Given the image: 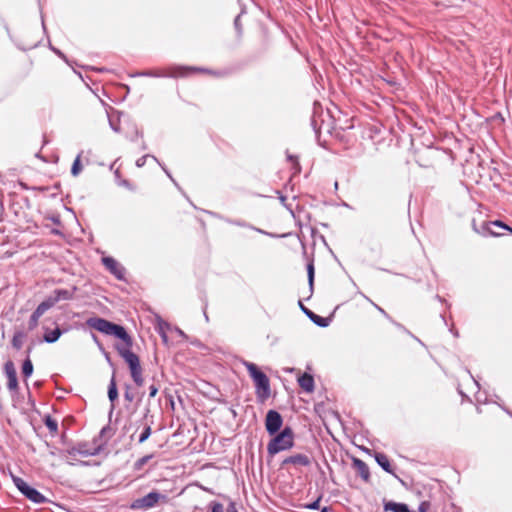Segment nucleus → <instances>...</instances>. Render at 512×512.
<instances>
[{
    "instance_id": "23",
    "label": "nucleus",
    "mask_w": 512,
    "mask_h": 512,
    "mask_svg": "<svg viewBox=\"0 0 512 512\" xmlns=\"http://www.w3.org/2000/svg\"><path fill=\"white\" fill-rule=\"evenodd\" d=\"M130 373H131V377H132L133 381L135 382V384L137 386H142L144 383V379L142 376L141 366L135 368V370H130Z\"/></svg>"
},
{
    "instance_id": "28",
    "label": "nucleus",
    "mask_w": 512,
    "mask_h": 512,
    "mask_svg": "<svg viewBox=\"0 0 512 512\" xmlns=\"http://www.w3.org/2000/svg\"><path fill=\"white\" fill-rule=\"evenodd\" d=\"M150 435H151V427L150 426L144 427V429L142 430V432L139 436L138 442L139 443L145 442L150 437Z\"/></svg>"
},
{
    "instance_id": "24",
    "label": "nucleus",
    "mask_w": 512,
    "mask_h": 512,
    "mask_svg": "<svg viewBox=\"0 0 512 512\" xmlns=\"http://www.w3.org/2000/svg\"><path fill=\"white\" fill-rule=\"evenodd\" d=\"M33 373V364L29 358H27L22 365V374L24 377L28 378Z\"/></svg>"
},
{
    "instance_id": "41",
    "label": "nucleus",
    "mask_w": 512,
    "mask_h": 512,
    "mask_svg": "<svg viewBox=\"0 0 512 512\" xmlns=\"http://www.w3.org/2000/svg\"><path fill=\"white\" fill-rule=\"evenodd\" d=\"M55 51V53H57L58 55L62 56V53L59 51V50H56V49H53Z\"/></svg>"
},
{
    "instance_id": "37",
    "label": "nucleus",
    "mask_w": 512,
    "mask_h": 512,
    "mask_svg": "<svg viewBox=\"0 0 512 512\" xmlns=\"http://www.w3.org/2000/svg\"><path fill=\"white\" fill-rule=\"evenodd\" d=\"M373 305H374V306L376 307V309H377L378 311H380L383 315L387 316V314H386L385 310H383L381 307H379V306H378V305H376L375 303H373Z\"/></svg>"
},
{
    "instance_id": "12",
    "label": "nucleus",
    "mask_w": 512,
    "mask_h": 512,
    "mask_svg": "<svg viewBox=\"0 0 512 512\" xmlns=\"http://www.w3.org/2000/svg\"><path fill=\"white\" fill-rule=\"evenodd\" d=\"M76 290V287H73L72 289H56L50 296L55 303L61 300H71L74 297Z\"/></svg>"
},
{
    "instance_id": "26",
    "label": "nucleus",
    "mask_w": 512,
    "mask_h": 512,
    "mask_svg": "<svg viewBox=\"0 0 512 512\" xmlns=\"http://www.w3.org/2000/svg\"><path fill=\"white\" fill-rule=\"evenodd\" d=\"M44 423L50 432H53V433L57 432L58 423L56 420L52 419L50 416H47Z\"/></svg>"
},
{
    "instance_id": "4",
    "label": "nucleus",
    "mask_w": 512,
    "mask_h": 512,
    "mask_svg": "<svg viewBox=\"0 0 512 512\" xmlns=\"http://www.w3.org/2000/svg\"><path fill=\"white\" fill-rule=\"evenodd\" d=\"M159 502H168V497L154 490L141 498L133 500L130 508L132 510H149L156 507Z\"/></svg>"
},
{
    "instance_id": "36",
    "label": "nucleus",
    "mask_w": 512,
    "mask_h": 512,
    "mask_svg": "<svg viewBox=\"0 0 512 512\" xmlns=\"http://www.w3.org/2000/svg\"><path fill=\"white\" fill-rule=\"evenodd\" d=\"M234 25L237 30H240V15H238L234 20Z\"/></svg>"
},
{
    "instance_id": "33",
    "label": "nucleus",
    "mask_w": 512,
    "mask_h": 512,
    "mask_svg": "<svg viewBox=\"0 0 512 512\" xmlns=\"http://www.w3.org/2000/svg\"><path fill=\"white\" fill-rule=\"evenodd\" d=\"M307 272H308L309 283H310V285H312L313 284V279H314V267H313V264H309L307 266Z\"/></svg>"
},
{
    "instance_id": "2",
    "label": "nucleus",
    "mask_w": 512,
    "mask_h": 512,
    "mask_svg": "<svg viewBox=\"0 0 512 512\" xmlns=\"http://www.w3.org/2000/svg\"><path fill=\"white\" fill-rule=\"evenodd\" d=\"M243 364L255 384L257 396L262 399L268 398L271 392L269 378L259 370L256 364L248 361H244Z\"/></svg>"
},
{
    "instance_id": "32",
    "label": "nucleus",
    "mask_w": 512,
    "mask_h": 512,
    "mask_svg": "<svg viewBox=\"0 0 512 512\" xmlns=\"http://www.w3.org/2000/svg\"><path fill=\"white\" fill-rule=\"evenodd\" d=\"M320 501H321V497H318L314 502L305 505V508L310 509V510H317V509H319Z\"/></svg>"
},
{
    "instance_id": "14",
    "label": "nucleus",
    "mask_w": 512,
    "mask_h": 512,
    "mask_svg": "<svg viewBox=\"0 0 512 512\" xmlns=\"http://www.w3.org/2000/svg\"><path fill=\"white\" fill-rule=\"evenodd\" d=\"M298 383L300 387L306 392H312L314 390V379L310 374L304 373L299 377Z\"/></svg>"
},
{
    "instance_id": "44",
    "label": "nucleus",
    "mask_w": 512,
    "mask_h": 512,
    "mask_svg": "<svg viewBox=\"0 0 512 512\" xmlns=\"http://www.w3.org/2000/svg\"><path fill=\"white\" fill-rule=\"evenodd\" d=\"M507 414L511 415L512 416V413L508 410H506Z\"/></svg>"
},
{
    "instance_id": "31",
    "label": "nucleus",
    "mask_w": 512,
    "mask_h": 512,
    "mask_svg": "<svg viewBox=\"0 0 512 512\" xmlns=\"http://www.w3.org/2000/svg\"><path fill=\"white\" fill-rule=\"evenodd\" d=\"M148 157H151V155H148V154H147V155H144V156L140 157L139 159H137V160H136V166H137V167H143V166L145 165V163H146V159H147ZM152 158H153L155 161H157V162H158V160H157V158H156L155 156H152Z\"/></svg>"
},
{
    "instance_id": "20",
    "label": "nucleus",
    "mask_w": 512,
    "mask_h": 512,
    "mask_svg": "<svg viewBox=\"0 0 512 512\" xmlns=\"http://www.w3.org/2000/svg\"><path fill=\"white\" fill-rule=\"evenodd\" d=\"M56 303L52 299L51 296H48L44 301H42L37 308L35 309L40 315H43L47 310L52 308Z\"/></svg>"
},
{
    "instance_id": "7",
    "label": "nucleus",
    "mask_w": 512,
    "mask_h": 512,
    "mask_svg": "<svg viewBox=\"0 0 512 512\" xmlns=\"http://www.w3.org/2000/svg\"><path fill=\"white\" fill-rule=\"evenodd\" d=\"M283 424L282 416L275 410H269L266 414L265 426L270 435L279 431Z\"/></svg>"
},
{
    "instance_id": "30",
    "label": "nucleus",
    "mask_w": 512,
    "mask_h": 512,
    "mask_svg": "<svg viewBox=\"0 0 512 512\" xmlns=\"http://www.w3.org/2000/svg\"><path fill=\"white\" fill-rule=\"evenodd\" d=\"M209 508L211 509V512H224V507L220 502H210Z\"/></svg>"
},
{
    "instance_id": "25",
    "label": "nucleus",
    "mask_w": 512,
    "mask_h": 512,
    "mask_svg": "<svg viewBox=\"0 0 512 512\" xmlns=\"http://www.w3.org/2000/svg\"><path fill=\"white\" fill-rule=\"evenodd\" d=\"M41 316L42 315H40L35 310L33 311V313L30 316V319L28 321V328H29V330H34L37 327L38 321H39Z\"/></svg>"
},
{
    "instance_id": "39",
    "label": "nucleus",
    "mask_w": 512,
    "mask_h": 512,
    "mask_svg": "<svg viewBox=\"0 0 512 512\" xmlns=\"http://www.w3.org/2000/svg\"><path fill=\"white\" fill-rule=\"evenodd\" d=\"M231 224L238 225V226H244V224L240 221H228Z\"/></svg>"
},
{
    "instance_id": "35",
    "label": "nucleus",
    "mask_w": 512,
    "mask_h": 512,
    "mask_svg": "<svg viewBox=\"0 0 512 512\" xmlns=\"http://www.w3.org/2000/svg\"><path fill=\"white\" fill-rule=\"evenodd\" d=\"M227 512H238L234 502H231L227 508Z\"/></svg>"
},
{
    "instance_id": "1",
    "label": "nucleus",
    "mask_w": 512,
    "mask_h": 512,
    "mask_svg": "<svg viewBox=\"0 0 512 512\" xmlns=\"http://www.w3.org/2000/svg\"><path fill=\"white\" fill-rule=\"evenodd\" d=\"M86 323L90 328L106 335H113L123 341V345H117L116 349L128 364L130 370H135V368L141 366L139 357L131 351L132 338L123 326L100 317L89 318Z\"/></svg>"
},
{
    "instance_id": "9",
    "label": "nucleus",
    "mask_w": 512,
    "mask_h": 512,
    "mask_svg": "<svg viewBox=\"0 0 512 512\" xmlns=\"http://www.w3.org/2000/svg\"><path fill=\"white\" fill-rule=\"evenodd\" d=\"M104 266L117 278L123 279L125 269L112 257L102 259Z\"/></svg>"
},
{
    "instance_id": "3",
    "label": "nucleus",
    "mask_w": 512,
    "mask_h": 512,
    "mask_svg": "<svg viewBox=\"0 0 512 512\" xmlns=\"http://www.w3.org/2000/svg\"><path fill=\"white\" fill-rule=\"evenodd\" d=\"M294 445V433L290 427H285L267 445V452L270 456L288 450Z\"/></svg>"
},
{
    "instance_id": "34",
    "label": "nucleus",
    "mask_w": 512,
    "mask_h": 512,
    "mask_svg": "<svg viewBox=\"0 0 512 512\" xmlns=\"http://www.w3.org/2000/svg\"><path fill=\"white\" fill-rule=\"evenodd\" d=\"M158 393V387L154 384L149 386V397L154 398Z\"/></svg>"
},
{
    "instance_id": "13",
    "label": "nucleus",
    "mask_w": 512,
    "mask_h": 512,
    "mask_svg": "<svg viewBox=\"0 0 512 512\" xmlns=\"http://www.w3.org/2000/svg\"><path fill=\"white\" fill-rule=\"evenodd\" d=\"M101 446H92L89 447L87 444H79L77 451L81 456L88 457V456H95L98 455L101 451Z\"/></svg>"
},
{
    "instance_id": "16",
    "label": "nucleus",
    "mask_w": 512,
    "mask_h": 512,
    "mask_svg": "<svg viewBox=\"0 0 512 512\" xmlns=\"http://www.w3.org/2000/svg\"><path fill=\"white\" fill-rule=\"evenodd\" d=\"M62 335V331L60 328H55L54 330H46L43 336V340L47 343L56 342L60 336Z\"/></svg>"
},
{
    "instance_id": "5",
    "label": "nucleus",
    "mask_w": 512,
    "mask_h": 512,
    "mask_svg": "<svg viewBox=\"0 0 512 512\" xmlns=\"http://www.w3.org/2000/svg\"><path fill=\"white\" fill-rule=\"evenodd\" d=\"M12 481L17 489L30 501L36 504L47 502V498L35 488L30 487L22 478L12 475Z\"/></svg>"
},
{
    "instance_id": "21",
    "label": "nucleus",
    "mask_w": 512,
    "mask_h": 512,
    "mask_svg": "<svg viewBox=\"0 0 512 512\" xmlns=\"http://www.w3.org/2000/svg\"><path fill=\"white\" fill-rule=\"evenodd\" d=\"M56 303L52 299L51 296H48L44 301H42L37 308L35 309L40 315H43L47 310L52 308Z\"/></svg>"
},
{
    "instance_id": "38",
    "label": "nucleus",
    "mask_w": 512,
    "mask_h": 512,
    "mask_svg": "<svg viewBox=\"0 0 512 512\" xmlns=\"http://www.w3.org/2000/svg\"><path fill=\"white\" fill-rule=\"evenodd\" d=\"M125 399L128 400V401H132L133 400V396L129 392H126L125 393Z\"/></svg>"
},
{
    "instance_id": "22",
    "label": "nucleus",
    "mask_w": 512,
    "mask_h": 512,
    "mask_svg": "<svg viewBox=\"0 0 512 512\" xmlns=\"http://www.w3.org/2000/svg\"><path fill=\"white\" fill-rule=\"evenodd\" d=\"M26 338V334L23 331H16L12 338V346L20 350L24 344V340Z\"/></svg>"
},
{
    "instance_id": "11",
    "label": "nucleus",
    "mask_w": 512,
    "mask_h": 512,
    "mask_svg": "<svg viewBox=\"0 0 512 512\" xmlns=\"http://www.w3.org/2000/svg\"><path fill=\"white\" fill-rule=\"evenodd\" d=\"M311 463L310 458L305 454H295L285 458L282 465L293 464L297 466H309Z\"/></svg>"
},
{
    "instance_id": "18",
    "label": "nucleus",
    "mask_w": 512,
    "mask_h": 512,
    "mask_svg": "<svg viewBox=\"0 0 512 512\" xmlns=\"http://www.w3.org/2000/svg\"><path fill=\"white\" fill-rule=\"evenodd\" d=\"M376 462L388 473H392V466L388 457L383 453H377L375 456Z\"/></svg>"
},
{
    "instance_id": "10",
    "label": "nucleus",
    "mask_w": 512,
    "mask_h": 512,
    "mask_svg": "<svg viewBox=\"0 0 512 512\" xmlns=\"http://www.w3.org/2000/svg\"><path fill=\"white\" fill-rule=\"evenodd\" d=\"M492 227H498L509 231L512 234V228L503 223L500 220L485 222L482 226L484 235L499 236L500 234L492 229Z\"/></svg>"
},
{
    "instance_id": "15",
    "label": "nucleus",
    "mask_w": 512,
    "mask_h": 512,
    "mask_svg": "<svg viewBox=\"0 0 512 512\" xmlns=\"http://www.w3.org/2000/svg\"><path fill=\"white\" fill-rule=\"evenodd\" d=\"M353 464L361 478L365 481H368L370 477V472L367 464L364 461L357 458L354 459Z\"/></svg>"
},
{
    "instance_id": "43",
    "label": "nucleus",
    "mask_w": 512,
    "mask_h": 512,
    "mask_svg": "<svg viewBox=\"0 0 512 512\" xmlns=\"http://www.w3.org/2000/svg\"><path fill=\"white\" fill-rule=\"evenodd\" d=\"M163 170L165 171L166 175H168L171 178L170 173L165 168H163Z\"/></svg>"
},
{
    "instance_id": "17",
    "label": "nucleus",
    "mask_w": 512,
    "mask_h": 512,
    "mask_svg": "<svg viewBox=\"0 0 512 512\" xmlns=\"http://www.w3.org/2000/svg\"><path fill=\"white\" fill-rule=\"evenodd\" d=\"M300 303V306H301V309L304 311V313L315 323L317 324L318 326H321V327H324L326 326V322H325V319L322 318L321 316L319 315H316L315 313H313L312 311H310L309 309H307L301 302Z\"/></svg>"
},
{
    "instance_id": "29",
    "label": "nucleus",
    "mask_w": 512,
    "mask_h": 512,
    "mask_svg": "<svg viewBox=\"0 0 512 512\" xmlns=\"http://www.w3.org/2000/svg\"><path fill=\"white\" fill-rule=\"evenodd\" d=\"M152 458V455H146L141 457L135 462V468L141 469L150 459Z\"/></svg>"
},
{
    "instance_id": "40",
    "label": "nucleus",
    "mask_w": 512,
    "mask_h": 512,
    "mask_svg": "<svg viewBox=\"0 0 512 512\" xmlns=\"http://www.w3.org/2000/svg\"><path fill=\"white\" fill-rule=\"evenodd\" d=\"M110 125H111V127H112V129H113L114 131H116V132H118V131H119L118 127H117L116 125H113V123H112V122H110Z\"/></svg>"
},
{
    "instance_id": "8",
    "label": "nucleus",
    "mask_w": 512,
    "mask_h": 512,
    "mask_svg": "<svg viewBox=\"0 0 512 512\" xmlns=\"http://www.w3.org/2000/svg\"><path fill=\"white\" fill-rule=\"evenodd\" d=\"M4 373L7 377L8 390L16 391L18 389L17 373L15 365L11 360L4 364Z\"/></svg>"
},
{
    "instance_id": "19",
    "label": "nucleus",
    "mask_w": 512,
    "mask_h": 512,
    "mask_svg": "<svg viewBox=\"0 0 512 512\" xmlns=\"http://www.w3.org/2000/svg\"><path fill=\"white\" fill-rule=\"evenodd\" d=\"M108 398H109L110 402L112 403V408H113L114 407L113 403L118 398V390H117V385H116V380H115L114 374H113V376L110 380L109 386H108Z\"/></svg>"
},
{
    "instance_id": "42",
    "label": "nucleus",
    "mask_w": 512,
    "mask_h": 512,
    "mask_svg": "<svg viewBox=\"0 0 512 512\" xmlns=\"http://www.w3.org/2000/svg\"><path fill=\"white\" fill-rule=\"evenodd\" d=\"M321 512H329L328 508L327 507H324Z\"/></svg>"
},
{
    "instance_id": "6",
    "label": "nucleus",
    "mask_w": 512,
    "mask_h": 512,
    "mask_svg": "<svg viewBox=\"0 0 512 512\" xmlns=\"http://www.w3.org/2000/svg\"><path fill=\"white\" fill-rule=\"evenodd\" d=\"M191 71L207 72V70H205V69L196 68V67L176 66V67L169 68L168 70L143 72L141 75L153 76V77H183V76H186Z\"/></svg>"
},
{
    "instance_id": "27",
    "label": "nucleus",
    "mask_w": 512,
    "mask_h": 512,
    "mask_svg": "<svg viewBox=\"0 0 512 512\" xmlns=\"http://www.w3.org/2000/svg\"><path fill=\"white\" fill-rule=\"evenodd\" d=\"M80 158H81V155H78L72 164L71 174L73 176H77L82 169Z\"/></svg>"
}]
</instances>
